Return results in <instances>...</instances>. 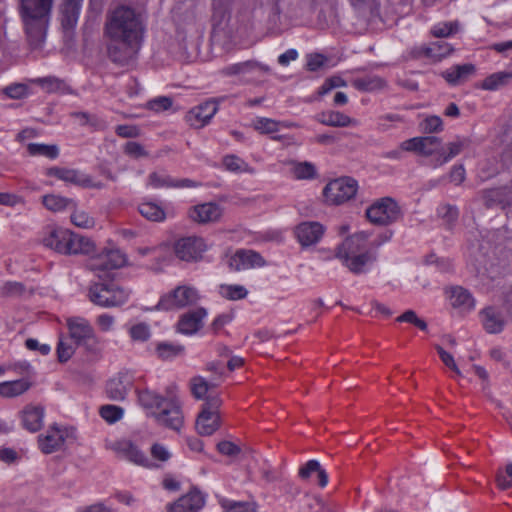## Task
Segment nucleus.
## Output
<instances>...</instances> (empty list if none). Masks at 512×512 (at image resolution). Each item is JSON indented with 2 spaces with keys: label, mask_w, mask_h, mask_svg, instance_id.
Returning a JSON list of instances; mask_svg holds the SVG:
<instances>
[{
  "label": "nucleus",
  "mask_w": 512,
  "mask_h": 512,
  "mask_svg": "<svg viewBox=\"0 0 512 512\" xmlns=\"http://www.w3.org/2000/svg\"><path fill=\"white\" fill-rule=\"evenodd\" d=\"M230 265L239 271L264 267L266 261L260 253L254 250L240 249L231 257Z\"/></svg>",
  "instance_id": "4be33fe9"
},
{
  "label": "nucleus",
  "mask_w": 512,
  "mask_h": 512,
  "mask_svg": "<svg viewBox=\"0 0 512 512\" xmlns=\"http://www.w3.org/2000/svg\"><path fill=\"white\" fill-rule=\"evenodd\" d=\"M200 298V292L196 287L181 283L171 291L161 295L155 309L162 311L180 310L197 304Z\"/></svg>",
  "instance_id": "423d86ee"
},
{
  "label": "nucleus",
  "mask_w": 512,
  "mask_h": 512,
  "mask_svg": "<svg viewBox=\"0 0 512 512\" xmlns=\"http://www.w3.org/2000/svg\"><path fill=\"white\" fill-rule=\"evenodd\" d=\"M148 185L154 189L173 188L174 179L164 172H152L148 176Z\"/></svg>",
  "instance_id": "3c124183"
},
{
  "label": "nucleus",
  "mask_w": 512,
  "mask_h": 512,
  "mask_svg": "<svg viewBox=\"0 0 512 512\" xmlns=\"http://www.w3.org/2000/svg\"><path fill=\"white\" fill-rule=\"evenodd\" d=\"M453 51L451 44L443 41L433 42L429 45H423L419 47L418 54L425 56L434 61H439L444 57L450 55Z\"/></svg>",
  "instance_id": "c756f323"
},
{
  "label": "nucleus",
  "mask_w": 512,
  "mask_h": 512,
  "mask_svg": "<svg viewBox=\"0 0 512 512\" xmlns=\"http://www.w3.org/2000/svg\"><path fill=\"white\" fill-rule=\"evenodd\" d=\"M105 448L115 454L121 460H125L144 468L157 467L137 444L127 438L106 440Z\"/></svg>",
  "instance_id": "6e6552de"
},
{
  "label": "nucleus",
  "mask_w": 512,
  "mask_h": 512,
  "mask_svg": "<svg viewBox=\"0 0 512 512\" xmlns=\"http://www.w3.org/2000/svg\"><path fill=\"white\" fill-rule=\"evenodd\" d=\"M184 350V346L169 342H160L156 346V353L162 360H171L183 354Z\"/></svg>",
  "instance_id": "a18cd8bd"
},
{
  "label": "nucleus",
  "mask_w": 512,
  "mask_h": 512,
  "mask_svg": "<svg viewBox=\"0 0 512 512\" xmlns=\"http://www.w3.org/2000/svg\"><path fill=\"white\" fill-rule=\"evenodd\" d=\"M358 191V183L351 177H341L326 184L323 189L325 202L341 205L354 198Z\"/></svg>",
  "instance_id": "9d476101"
},
{
  "label": "nucleus",
  "mask_w": 512,
  "mask_h": 512,
  "mask_svg": "<svg viewBox=\"0 0 512 512\" xmlns=\"http://www.w3.org/2000/svg\"><path fill=\"white\" fill-rule=\"evenodd\" d=\"M221 506L226 512H257V506L254 502H240L229 499H223Z\"/></svg>",
  "instance_id": "de8ad7c7"
},
{
  "label": "nucleus",
  "mask_w": 512,
  "mask_h": 512,
  "mask_svg": "<svg viewBox=\"0 0 512 512\" xmlns=\"http://www.w3.org/2000/svg\"><path fill=\"white\" fill-rule=\"evenodd\" d=\"M271 71L268 65L248 60L244 62L228 65L220 70L223 76H238L247 82L256 80L257 78Z\"/></svg>",
  "instance_id": "2eb2a0df"
},
{
  "label": "nucleus",
  "mask_w": 512,
  "mask_h": 512,
  "mask_svg": "<svg viewBox=\"0 0 512 512\" xmlns=\"http://www.w3.org/2000/svg\"><path fill=\"white\" fill-rule=\"evenodd\" d=\"M317 121L330 127H348L356 125L357 121L339 111H323L317 115Z\"/></svg>",
  "instance_id": "cd10ccee"
},
{
  "label": "nucleus",
  "mask_w": 512,
  "mask_h": 512,
  "mask_svg": "<svg viewBox=\"0 0 512 512\" xmlns=\"http://www.w3.org/2000/svg\"><path fill=\"white\" fill-rule=\"evenodd\" d=\"M139 405L144 409L146 415L151 416L155 421L166 428L180 431L184 423L181 402L170 390L163 396L151 389L137 390Z\"/></svg>",
  "instance_id": "f03ea898"
},
{
  "label": "nucleus",
  "mask_w": 512,
  "mask_h": 512,
  "mask_svg": "<svg viewBox=\"0 0 512 512\" xmlns=\"http://www.w3.org/2000/svg\"><path fill=\"white\" fill-rule=\"evenodd\" d=\"M441 153V139L436 136L420 137L419 155L437 157Z\"/></svg>",
  "instance_id": "37998d69"
},
{
  "label": "nucleus",
  "mask_w": 512,
  "mask_h": 512,
  "mask_svg": "<svg viewBox=\"0 0 512 512\" xmlns=\"http://www.w3.org/2000/svg\"><path fill=\"white\" fill-rule=\"evenodd\" d=\"M291 173L297 180H312L317 177L316 166L308 161L294 162L292 164Z\"/></svg>",
  "instance_id": "ea45409f"
},
{
  "label": "nucleus",
  "mask_w": 512,
  "mask_h": 512,
  "mask_svg": "<svg viewBox=\"0 0 512 512\" xmlns=\"http://www.w3.org/2000/svg\"><path fill=\"white\" fill-rule=\"evenodd\" d=\"M173 101L170 97L160 96L150 100L147 104L148 108L154 112H162L171 108Z\"/></svg>",
  "instance_id": "052dcab7"
},
{
  "label": "nucleus",
  "mask_w": 512,
  "mask_h": 512,
  "mask_svg": "<svg viewBox=\"0 0 512 512\" xmlns=\"http://www.w3.org/2000/svg\"><path fill=\"white\" fill-rule=\"evenodd\" d=\"M420 125L425 133L440 132L443 129L442 119L436 115L426 117Z\"/></svg>",
  "instance_id": "6e6d98bb"
},
{
  "label": "nucleus",
  "mask_w": 512,
  "mask_h": 512,
  "mask_svg": "<svg viewBox=\"0 0 512 512\" xmlns=\"http://www.w3.org/2000/svg\"><path fill=\"white\" fill-rule=\"evenodd\" d=\"M145 33L144 20L135 8L125 4L110 7L103 27L109 59L120 65L133 62L143 46Z\"/></svg>",
  "instance_id": "f257e3e1"
},
{
  "label": "nucleus",
  "mask_w": 512,
  "mask_h": 512,
  "mask_svg": "<svg viewBox=\"0 0 512 512\" xmlns=\"http://www.w3.org/2000/svg\"><path fill=\"white\" fill-rule=\"evenodd\" d=\"M475 71L473 64H462L453 66L442 73L443 78L450 85H458L466 81Z\"/></svg>",
  "instance_id": "c85d7f7f"
},
{
  "label": "nucleus",
  "mask_w": 512,
  "mask_h": 512,
  "mask_svg": "<svg viewBox=\"0 0 512 512\" xmlns=\"http://www.w3.org/2000/svg\"><path fill=\"white\" fill-rule=\"evenodd\" d=\"M327 58L320 53H312L307 56V68L309 71H317L326 62Z\"/></svg>",
  "instance_id": "774afa93"
},
{
  "label": "nucleus",
  "mask_w": 512,
  "mask_h": 512,
  "mask_svg": "<svg viewBox=\"0 0 512 512\" xmlns=\"http://www.w3.org/2000/svg\"><path fill=\"white\" fill-rule=\"evenodd\" d=\"M74 354L72 345L60 340L57 345V356L60 362H67Z\"/></svg>",
  "instance_id": "338daca9"
},
{
  "label": "nucleus",
  "mask_w": 512,
  "mask_h": 512,
  "mask_svg": "<svg viewBox=\"0 0 512 512\" xmlns=\"http://www.w3.org/2000/svg\"><path fill=\"white\" fill-rule=\"evenodd\" d=\"M325 232L324 226L316 221H306L295 227L294 234L302 248L317 244Z\"/></svg>",
  "instance_id": "6ab92c4d"
},
{
  "label": "nucleus",
  "mask_w": 512,
  "mask_h": 512,
  "mask_svg": "<svg viewBox=\"0 0 512 512\" xmlns=\"http://www.w3.org/2000/svg\"><path fill=\"white\" fill-rule=\"evenodd\" d=\"M124 152L135 159L148 157L149 155L142 144L134 141H129L125 144Z\"/></svg>",
  "instance_id": "13d9d810"
},
{
  "label": "nucleus",
  "mask_w": 512,
  "mask_h": 512,
  "mask_svg": "<svg viewBox=\"0 0 512 512\" xmlns=\"http://www.w3.org/2000/svg\"><path fill=\"white\" fill-rule=\"evenodd\" d=\"M26 149L30 156H42L50 160L57 159L60 153L56 144L29 143Z\"/></svg>",
  "instance_id": "e433bc0d"
},
{
  "label": "nucleus",
  "mask_w": 512,
  "mask_h": 512,
  "mask_svg": "<svg viewBox=\"0 0 512 512\" xmlns=\"http://www.w3.org/2000/svg\"><path fill=\"white\" fill-rule=\"evenodd\" d=\"M252 125L261 134H272L279 131L281 123L271 118L257 117Z\"/></svg>",
  "instance_id": "49530a36"
},
{
  "label": "nucleus",
  "mask_w": 512,
  "mask_h": 512,
  "mask_svg": "<svg viewBox=\"0 0 512 512\" xmlns=\"http://www.w3.org/2000/svg\"><path fill=\"white\" fill-rule=\"evenodd\" d=\"M134 384V375L129 371H120L109 379L106 384V393L111 400L123 401Z\"/></svg>",
  "instance_id": "a211bd4d"
},
{
  "label": "nucleus",
  "mask_w": 512,
  "mask_h": 512,
  "mask_svg": "<svg viewBox=\"0 0 512 512\" xmlns=\"http://www.w3.org/2000/svg\"><path fill=\"white\" fill-rule=\"evenodd\" d=\"M458 31V22H440L432 26L430 33L436 38H446Z\"/></svg>",
  "instance_id": "09e8293b"
},
{
  "label": "nucleus",
  "mask_w": 512,
  "mask_h": 512,
  "mask_svg": "<svg viewBox=\"0 0 512 512\" xmlns=\"http://www.w3.org/2000/svg\"><path fill=\"white\" fill-rule=\"evenodd\" d=\"M129 296L130 292L115 282L95 283L88 292L91 302L105 308L123 305Z\"/></svg>",
  "instance_id": "0eeeda50"
},
{
  "label": "nucleus",
  "mask_w": 512,
  "mask_h": 512,
  "mask_svg": "<svg viewBox=\"0 0 512 512\" xmlns=\"http://www.w3.org/2000/svg\"><path fill=\"white\" fill-rule=\"evenodd\" d=\"M205 505V496L198 490H191L167 507V512H198Z\"/></svg>",
  "instance_id": "b1692460"
},
{
  "label": "nucleus",
  "mask_w": 512,
  "mask_h": 512,
  "mask_svg": "<svg viewBox=\"0 0 512 512\" xmlns=\"http://www.w3.org/2000/svg\"><path fill=\"white\" fill-rule=\"evenodd\" d=\"M438 354H439V357L440 359L442 360V362L448 367L450 368L452 371H454L457 375H460L461 372L454 360V357L452 354H450L449 352H447L446 350H444L441 346L439 345H436L435 346Z\"/></svg>",
  "instance_id": "69168bd1"
},
{
  "label": "nucleus",
  "mask_w": 512,
  "mask_h": 512,
  "mask_svg": "<svg viewBox=\"0 0 512 512\" xmlns=\"http://www.w3.org/2000/svg\"><path fill=\"white\" fill-rule=\"evenodd\" d=\"M128 332L131 339L136 342H146L151 337L150 326L143 322L131 326Z\"/></svg>",
  "instance_id": "5fc2aeb1"
},
{
  "label": "nucleus",
  "mask_w": 512,
  "mask_h": 512,
  "mask_svg": "<svg viewBox=\"0 0 512 512\" xmlns=\"http://www.w3.org/2000/svg\"><path fill=\"white\" fill-rule=\"evenodd\" d=\"M42 243L63 255H90L95 252L94 241L63 227L47 228Z\"/></svg>",
  "instance_id": "39448f33"
},
{
  "label": "nucleus",
  "mask_w": 512,
  "mask_h": 512,
  "mask_svg": "<svg viewBox=\"0 0 512 512\" xmlns=\"http://www.w3.org/2000/svg\"><path fill=\"white\" fill-rule=\"evenodd\" d=\"M31 385V382L25 378L4 381L0 383V395L5 398L17 397L27 392Z\"/></svg>",
  "instance_id": "72a5a7b5"
},
{
  "label": "nucleus",
  "mask_w": 512,
  "mask_h": 512,
  "mask_svg": "<svg viewBox=\"0 0 512 512\" xmlns=\"http://www.w3.org/2000/svg\"><path fill=\"white\" fill-rule=\"evenodd\" d=\"M68 436L66 428L58 425H52L45 433L38 436V445L44 454H51L59 451L64 446Z\"/></svg>",
  "instance_id": "f3484780"
},
{
  "label": "nucleus",
  "mask_w": 512,
  "mask_h": 512,
  "mask_svg": "<svg viewBox=\"0 0 512 512\" xmlns=\"http://www.w3.org/2000/svg\"><path fill=\"white\" fill-rule=\"evenodd\" d=\"M67 328L70 338L78 346L85 347L88 351H95L99 339L89 320L75 316L67 319Z\"/></svg>",
  "instance_id": "9b49d317"
},
{
  "label": "nucleus",
  "mask_w": 512,
  "mask_h": 512,
  "mask_svg": "<svg viewBox=\"0 0 512 512\" xmlns=\"http://www.w3.org/2000/svg\"><path fill=\"white\" fill-rule=\"evenodd\" d=\"M22 424L30 432H36L43 426L44 408L27 406L21 413Z\"/></svg>",
  "instance_id": "bb28decb"
},
{
  "label": "nucleus",
  "mask_w": 512,
  "mask_h": 512,
  "mask_svg": "<svg viewBox=\"0 0 512 512\" xmlns=\"http://www.w3.org/2000/svg\"><path fill=\"white\" fill-rule=\"evenodd\" d=\"M54 0H21V17L28 41L39 48L46 37V30Z\"/></svg>",
  "instance_id": "20e7f679"
},
{
  "label": "nucleus",
  "mask_w": 512,
  "mask_h": 512,
  "mask_svg": "<svg viewBox=\"0 0 512 512\" xmlns=\"http://www.w3.org/2000/svg\"><path fill=\"white\" fill-rule=\"evenodd\" d=\"M299 477L303 480L309 479L313 474L317 475L318 478V485L321 488L326 487L328 484V474L325 469L322 468L319 461L312 459L306 462L302 467L299 469Z\"/></svg>",
  "instance_id": "7c9ffc66"
},
{
  "label": "nucleus",
  "mask_w": 512,
  "mask_h": 512,
  "mask_svg": "<svg viewBox=\"0 0 512 512\" xmlns=\"http://www.w3.org/2000/svg\"><path fill=\"white\" fill-rule=\"evenodd\" d=\"M150 453L153 459L161 462H167L171 458L169 449L160 443L153 444Z\"/></svg>",
  "instance_id": "0e129e2a"
},
{
  "label": "nucleus",
  "mask_w": 512,
  "mask_h": 512,
  "mask_svg": "<svg viewBox=\"0 0 512 512\" xmlns=\"http://www.w3.org/2000/svg\"><path fill=\"white\" fill-rule=\"evenodd\" d=\"M222 164L226 170L234 173H253V168L249 164L234 154L223 157Z\"/></svg>",
  "instance_id": "79ce46f5"
},
{
  "label": "nucleus",
  "mask_w": 512,
  "mask_h": 512,
  "mask_svg": "<svg viewBox=\"0 0 512 512\" xmlns=\"http://www.w3.org/2000/svg\"><path fill=\"white\" fill-rule=\"evenodd\" d=\"M89 260L87 267L93 272H102L113 269L121 268L126 263V255L116 248L102 249L98 251L95 247V252L88 255Z\"/></svg>",
  "instance_id": "ddd939ff"
},
{
  "label": "nucleus",
  "mask_w": 512,
  "mask_h": 512,
  "mask_svg": "<svg viewBox=\"0 0 512 512\" xmlns=\"http://www.w3.org/2000/svg\"><path fill=\"white\" fill-rule=\"evenodd\" d=\"M512 81V71H500L486 77L481 88L488 91L497 90Z\"/></svg>",
  "instance_id": "4c0bfd02"
},
{
  "label": "nucleus",
  "mask_w": 512,
  "mask_h": 512,
  "mask_svg": "<svg viewBox=\"0 0 512 512\" xmlns=\"http://www.w3.org/2000/svg\"><path fill=\"white\" fill-rule=\"evenodd\" d=\"M446 293L450 304L454 308L461 309L462 311H471L475 307V299L472 294L461 286H454L449 288Z\"/></svg>",
  "instance_id": "a878e982"
},
{
  "label": "nucleus",
  "mask_w": 512,
  "mask_h": 512,
  "mask_svg": "<svg viewBox=\"0 0 512 512\" xmlns=\"http://www.w3.org/2000/svg\"><path fill=\"white\" fill-rule=\"evenodd\" d=\"M221 405L222 400L218 395L210 394L206 398L196 420V429L200 435L210 436L219 429Z\"/></svg>",
  "instance_id": "1a4fd4ad"
},
{
  "label": "nucleus",
  "mask_w": 512,
  "mask_h": 512,
  "mask_svg": "<svg viewBox=\"0 0 512 512\" xmlns=\"http://www.w3.org/2000/svg\"><path fill=\"white\" fill-rule=\"evenodd\" d=\"M401 215L397 202L391 197H383L372 203L366 210L368 220L380 226L394 223Z\"/></svg>",
  "instance_id": "f8f14e48"
},
{
  "label": "nucleus",
  "mask_w": 512,
  "mask_h": 512,
  "mask_svg": "<svg viewBox=\"0 0 512 512\" xmlns=\"http://www.w3.org/2000/svg\"><path fill=\"white\" fill-rule=\"evenodd\" d=\"M219 102L215 99H209L199 105L191 108L186 116V122L194 128H202L207 125L218 111Z\"/></svg>",
  "instance_id": "dca6fc26"
},
{
  "label": "nucleus",
  "mask_w": 512,
  "mask_h": 512,
  "mask_svg": "<svg viewBox=\"0 0 512 512\" xmlns=\"http://www.w3.org/2000/svg\"><path fill=\"white\" fill-rule=\"evenodd\" d=\"M42 203L46 209L52 212H61L75 206L73 199L65 198L56 194H47L42 197Z\"/></svg>",
  "instance_id": "c9c22d12"
},
{
  "label": "nucleus",
  "mask_w": 512,
  "mask_h": 512,
  "mask_svg": "<svg viewBox=\"0 0 512 512\" xmlns=\"http://www.w3.org/2000/svg\"><path fill=\"white\" fill-rule=\"evenodd\" d=\"M72 210L70 220L73 225L82 229H91L95 226V219L86 210L78 208L75 204Z\"/></svg>",
  "instance_id": "a19ab883"
},
{
  "label": "nucleus",
  "mask_w": 512,
  "mask_h": 512,
  "mask_svg": "<svg viewBox=\"0 0 512 512\" xmlns=\"http://www.w3.org/2000/svg\"><path fill=\"white\" fill-rule=\"evenodd\" d=\"M33 83L40 86L47 93H72L71 87L63 79L55 76L39 77L34 79Z\"/></svg>",
  "instance_id": "473e14b6"
},
{
  "label": "nucleus",
  "mask_w": 512,
  "mask_h": 512,
  "mask_svg": "<svg viewBox=\"0 0 512 512\" xmlns=\"http://www.w3.org/2000/svg\"><path fill=\"white\" fill-rule=\"evenodd\" d=\"M371 235L370 231L356 232L346 237L335 249V258L353 274L368 272L369 267L377 260L376 252L362 251Z\"/></svg>",
  "instance_id": "7ed1b4c3"
},
{
  "label": "nucleus",
  "mask_w": 512,
  "mask_h": 512,
  "mask_svg": "<svg viewBox=\"0 0 512 512\" xmlns=\"http://www.w3.org/2000/svg\"><path fill=\"white\" fill-rule=\"evenodd\" d=\"M116 319L112 314L102 313L98 315L95 319V323L100 331L102 332H110L114 329Z\"/></svg>",
  "instance_id": "bf43d9fd"
},
{
  "label": "nucleus",
  "mask_w": 512,
  "mask_h": 512,
  "mask_svg": "<svg viewBox=\"0 0 512 512\" xmlns=\"http://www.w3.org/2000/svg\"><path fill=\"white\" fill-rule=\"evenodd\" d=\"M100 416L109 424H114L121 420L124 415V409L116 405H103L99 411Z\"/></svg>",
  "instance_id": "864d4df0"
},
{
  "label": "nucleus",
  "mask_w": 512,
  "mask_h": 512,
  "mask_svg": "<svg viewBox=\"0 0 512 512\" xmlns=\"http://www.w3.org/2000/svg\"><path fill=\"white\" fill-rule=\"evenodd\" d=\"M138 211L149 221L162 222L166 219L165 210L154 202H142L138 206Z\"/></svg>",
  "instance_id": "58836bf2"
},
{
  "label": "nucleus",
  "mask_w": 512,
  "mask_h": 512,
  "mask_svg": "<svg viewBox=\"0 0 512 512\" xmlns=\"http://www.w3.org/2000/svg\"><path fill=\"white\" fill-rule=\"evenodd\" d=\"M206 240L199 236H188L178 239L174 244L176 257L185 262H199L209 249Z\"/></svg>",
  "instance_id": "4468645a"
},
{
  "label": "nucleus",
  "mask_w": 512,
  "mask_h": 512,
  "mask_svg": "<svg viewBox=\"0 0 512 512\" xmlns=\"http://www.w3.org/2000/svg\"><path fill=\"white\" fill-rule=\"evenodd\" d=\"M211 385L201 376H197L191 379V391L195 398L205 399L213 393H209Z\"/></svg>",
  "instance_id": "603ef678"
},
{
  "label": "nucleus",
  "mask_w": 512,
  "mask_h": 512,
  "mask_svg": "<svg viewBox=\"0 0 512 512\" xmlns=\"http://www.w3.org/2000/svg\"><path fill=\"white\" fill-rule=\"evenodd\" d=\"M207 315V310L203 307L184 313L177 323L178 332L188 336L196 334L202 328Z\"/></svg>",
  "instance_id": "412c9836"
},
{
  "label": "nucleus",
  "mask_w": 512,
  "mask_h": 512,
  "mask_svg": "<svg viewBox=\"0 0 512 512\" xmlns=\"http://www.w3.org/2000/svg\"><path fill=\"white\" fill-rule=\"evenodd\" d=\"M46 175L69 183L79 184L81 181L80 173L74 169L51 167L47 170Z\"/></svg>",
  "instance_id": "c03bdc74"
},
{
  "label": "nucleus",
  "mask_w": 512,
  "mask_h": 512,
  "mask_svg": "<svg viewBox=\"0 0 512 512\" xmlns=\"http://www.w3.org/2000/svg\"><path fill=\"white\" fill-rule=\"evenodd\" d=\"M396 320L398 322L411 323L422 331L427 329V323L423 319L419 318L413 310L405 311L403 314L398 316Z\"/></svg>",
  "instance_id": "4d7b16f0"
},
{
  "label": "nucleus",
  "mask_w": 512,
  "mask_h": 512,
  "mask_svg": "<svg viewBox=\"0 0 512 512\" xmlns=\"http://www.w3.org/2000/svg\"><path fill=\"white\" fill-rule=\"evenodd\" d=\"M83 0H62L59 5L61 26L64 30H73L81 13Z\"/></svg>",
  "instance_id": "393cba45"
},
{
  "label": "nucleus",
  "mask_w": 512,
  "mask_h": 512,
  "mask_svg": "<svg viewBox=\"0 0 512 512\" xmlns=\"http://www.w3.org/2000/svg\"><path fill=\"white\" fill-rule=\"evenodd\" d=\"M480 314L483 326L487 332L498 333L503 329V320L494 308L487 307Z\"/></svg>",
  "instance_id": "f704fd0d"
},
{
  "label": "nucleus",
  "mask_w": 512,
  "mask_h": 512,
  "mask_svg": "<svg viewBox=\"0 0 512 512\" xmlns=\"http://www.w3.org/2000/svg\"><path fill=\"white\" fill-rule=\"evenodd\" d=\"M223 215V208L215 202L194 205L188 210V217L199 224L217 222Z\"/></svg>",
  "instance_id": "aec40b11"
},
{
  "label": "nucleus",
  "mask_w": 512,
  "mask_h": 512,
  "mask_svg": "<svg viewBox=\"0 0 512 512\" xmlns=\"http://www.w3.org/2000/svg\"><path fill=\"white\" fill-rule=\"evenodd\" d=\"M219 291L228 300L244 299L248 294L247 289L242 285L223 284L220 286Z\"/></svg>",
  "instance_id": "8fccbe9b"
},
{
  "label": "nucleus",
  "mask_w": 512,
  "mask_h": 512,
  "mask_svg": "<svg viewBox=\"0 0 512 512\" xmlns=\"http://www.w3.org/2000/svg\"><path fill=\"white\" fill-rule=\"evenodd\" d=\"M4 93L11 99H22L28 95V87L25 84L15 83L5 87Z\"/></svg>",
  "instance_id": "680f3d73"
},
{
  "label": "nucleus",
  "mask_w": 512,
  "mask_h": 512,
  "mask_svg": "<svg viewBox=\"0 0 512 512\" xmlns=\"http://www.w3.org/2000/svg\"><path fill=\"white\" fill-rule=\"evenodd\" d=\"M471 140L468 137H456L453 141L447 143L445 152L441 148V153L437 157H434L431 160V166L433 168H438L446 163H448L450 160H452L454 157L461 154L463 151L470 148Z\"/></svg>",
  "instance_id": "5701e85b"
},
{
  "label": "nucleus",
  "mask_w": 512,
  "mask_h": 512,
  "mask_svg": "<svg viewBox=\"0 0 512 512\" xmlns=\"http://www.w3.org/2000/svg\"><path fill=\"white\" fill-rule=\"evenodd\" d=\"M500 489L506 490L512 486V464H507L504 471H499L496 477Z\"/></svg>",
  "instance_id": "e2e57ef3"
},
{
  "label": "nucleus",
  "mask_w": 512,
  "mask_h": 512,
  "mask_svg": "<svg viewBox=\"0 0 512 512\" xmlns=\"http://www.w3.org/2000/svg\"><path fill=\"white\" fill-rule=\"evenodd\" d=\"M351 85L361 92H374L383 89L386 81L378 75L368 74L354 78Z\"/></svg>",
  "instance_id": "2f4dec72"
}]
</instances>
